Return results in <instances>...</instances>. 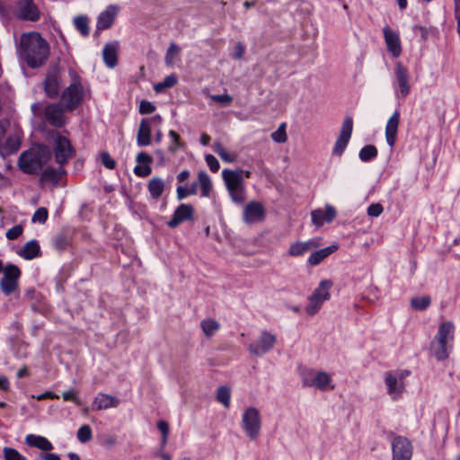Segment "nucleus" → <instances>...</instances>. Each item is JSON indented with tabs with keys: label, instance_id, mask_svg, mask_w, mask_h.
Segmentation results:
<instances>
[{
	"label": "nucleus",
	"instance_id": "obj_1",
	"mask_svg": "<svg viewBox=\"0 0 460 460\" xmlns=\"http://www.w3.org/2000/svg\"><path fill=\"white\" fill-rule=\"evenodd\" d=\"M17 52L30 67L37 68L48 59L49 46L40 33L29 32L21 36Z\"/></svg>",
	"mask_w": 460,
	"mask_h": 460
},
{
	"label": "nucleus",
	"instance_id": "obj_2",
	"mask_svg": "<svg viewBox=\"0 0 460 460\" xmlns=\"http://www.w3.org/2000/svg\"><path fill=\"white\" fill-rule=\"evenodd\" d=\"M70 75L73 82L62 93L59 104L48 106L45 115H55L59 111H72L83 101L84 93L80 78L74 71H70Z\"/></svg>",
	"mask_w": 460,
	"mask_h": 460
},
{
	"label": "nucleus",
	"instance_id": "obj_3",
	"mask_svg": "<svg viewBox=\"0 0 460 460\" xmlns=\"http://www.w3.org/2000/svg\"><path fill=\"white\" fill-rule=\"evenodd\" d=\"M51 158V150L44 145L34 146L23 151L18 158V166L27 174L37 173Z\"/></svg>",
	"mask_w": 460,
	"mask_h": 460
},
{
	"label": "nucleus",
	"instance_id": "obj_4",
	"mask_svg": "<svg viewBox=\"0 0 460 460\" xmlns=\"http://www.w3.org/2000/svg\"><path fill=\"white\" fill-rule=\"evenodd\" d=\"M222 177L226 182V189L234 203L241 204L244 201V185L243 171H232L225 169Z\"/></svg>",
	"mask_w": 460,
	"mask_h": 460
},
{
	"label": "nucleus",
	"instance_id": "obj_5",
	"mask_svg": "<svg viewBox=\"0 0 460 460\" xmlns=\"http://www.w3.org/2000/svg\"><path fill=\"white\" fill-rule=\"evenodd\" d=\"M454 324L451 322H444L438 327L435 337L437 347L434 348V356L438 360L446 359L448 357L450 346L448 343L454 340Z\"/></svg>",
	"mask_w": 460,
	"mask_h": 460
},
{
	"label": "nucleus",
	"instance_id": "obj_6",
	"mask_svg": "<svg viewBox=\"0 0 460 460\" xmlns=\"http://www.w3.org/2000/svg\"><path fill=\"white\" fill-rule=\"evenodd\" d=\"M301 381L303 386L315 387L323 392L333 390L335 387L332 376L325 371L305 370L301 373Z\"/></svg>",
	"mask_w": 460,
	"mask_h": 460
},
{
	"label": "nucleus",
	"instance_id": "obj_7",
	"mask_svg": "<svg viewBox=\"0 0 460 460\" xmlns=\"http://www.w3.org/2000/svg\"><path fill=\"white\" fill-rule=\"evenodd\" d=\"M332 282L329 279H323L320 282L317 288L309 296V303L305 307L308 315L314 316L322 307L323 304L331 297L330 289Z\"/></svg>",
	"mask_w": 460,
	"mask_h": 460
},
{
	"label": "nucleus",
	"instance_id": "obj_8",
	"mask_svg": "<svg viewBox=\"0 0 460 460\" xmlns=\"http://www.w3.org/2000/svg\"><path fill=\"white\" fill-rule=\"evenodd\" d=\"M410 375L408 370L388 371L385 374L387 394L392 400L399 399L405 390L404 379Z\"/></svg>",
	"mask_w": 460,
	"mask_h": 460
},
{
	"label": "nucleus",
	"instance_id": "obj_9",
	"mask_svg": "<svg viewBox=\"0 0 460 460\" xmlns=\"http://www.w3.org/2000/svg\"><path fill=\"white\" fill-rule=\"evenodd\" d=\"M242 428L246 435L252 440L256 439L261 429L260 411L255 407H248L242 417Z\"/></svg>",
	"mask_w": 460,
	"mask_h": 460
},
{
	"label": "nucleus",
	"instance_id": "obj_10",
	"mask_svg": "<svg viewBox=\"0 0 460 460\" xmlns=\"http://www.w3.org/2000/svg\"><path fill=\"white\" fill-rule=\"evenodd\" d=\"M54 156L57 164L64 166L68 161L74 157L75 151L68 138L61 135L54 137Z\"/></svg>",
	"mask_w": 460,
	"mask_h": 460
},
{
	"label": "nucleus",
	"instance_id": "obj_11",
	"mask_svg": "<svg viewBox=\"0 0 460 460\" xmlns=\"http://www.w3.org/2000/svg\"><path fill=\"white\" fill-rule=\"evenodd\" d=\"M277 338L267 331L261 332L259 338L248 346L249 352L255 357H262L275 346Z\"/></svg>",
	"mask_w": 460,
	"mask_h": 460
},
{
	"label": "nucleus",
	"instance_id": "obj_12",
	"mask_svg": "<svg viewBox=\"0 0 460 460\" xmlns=\"http://www.w3.org/2000/svg\"><path fill=\"white\" fill-rule=\"evenodd\" d=\"M3 274L4 276L0 279V289L5 296H9L14 292L18 287L21 270L14 264H8L4 267Z\"/></svg>",
	"mask_w": 460,
	"mask_h": 460
},
{
	"label": "nucleus",
	"instance_id": "obj_13",
	"mask_svg": "<svg viewBox=\"0 0 460 460\" xmlns=\"http://www.w3.org/2000/svg\"><path fill=\"white\" fill-rule=\"evenodd\" d=\"M15 15L21 20L36 22L40 12L33 0H19L15 5Z\"/></svg>",
	"mask_w": 460,
	"mask_h": 460
},
{
	"label": "nucleus",
	"instance_id": "obj_14",
	"mask_svg": "<svg viewBox=\"0 0 460 460\" xmlns=\"http://www.w3.org/2000/svg\"><path fill=\"white\" fill-rule=\"evenodd\" d=\"M393 460H411L412 445L405 437L397 436L392 441Z\"/></svg>",
	"mask_w": 460,
	"mask_h": 460
},
{
	"label": "nucleus",
	"instance_id": "obj_15",
	"mask_svg": "<svg viewBox=\"0 0 460 460\" xmlns=\"http://www.w3.org/2000/svg\"><path fill=\"white\" fill-rule=\"evenodd\" d=\"M353 128V121L348 117L342 123L340 135L335 142L332 154L334 155H341L350 139Z\"/></svg>",
	"mask_w": 460,
	"mask_h": 460
},
{
	"label": "nucleus",
	"instance_id": "obj_16",
	"mask_svg": "<svg viewBox=\"0 0 460 460\" xmlns=\"http://www.w3.org/2000/svg\"><path fill=\"white\" fill-rule=\"evenodd\" d=\"M383 34L387 50L394 58H398L402 54V44L399 33L392 30L389 26L383 28Z\"/></svg>",
	"mask_w": 460,
	"mask_h": 460
},
{
	"label": "nucleus",
	"instance_id": "obj_17",
	"mask_svg": "<svg viewBox=\"0 0 460 460\" xmlns=\"http://www.w3.org/2000/svg\"><path fill=\"white\" fill-rule=\"evenodd\" d=\"M264 218V208L256 201L249 202L244 209L243 219L246 224H254L262 221Z\"/></svg>",
	"mask_w": 460,
	"mask_h": 460
},
{
	"label": "nucleus",
	"instance_id": "obj_18",
	"mask_svg": "<svg viewBox=\"0 0 460 460\" xmlns=\"http://www.w3.org/2000/svg\"><path fill=\"white\" fill-rule=\"evenodd\" d=\"M394 74L397 82V92L402 97H405L410 93L408 70L401 62H397L395 65Z\"/></svg>",
	"mask_w": 460,
	"mask_h": 460
},
{
	"label": "nucleus",
	"instance_id": "obj_19",
	"mask_svg": "<svg viewBox=\"0 0 460 460\" xmlns=\"http://www.w3.org/2000/svg\"><path fill=\"white\" fill-rule=\"evenodd\" d=\"M119 11V8L118 5H115V4L108 5L106 7V9L104 11H102L97 18V23H96L97 30L109 29L112 25L116 16L118 15Z\"/></svg>",
	"mask_w": 460,
	"mask_h": 460
},
{
	"label": "nucleus",
	"instance_id": "obj_20",
	"mask_svg": "<svg viewBox=\"0 0 460 460\" xmlns=\"http://www.w3.org/2000/svg\"><path fill=\"white\" fill-rule=\"evenodd\" d=\"M60 77L56 68L50 69L44 81V90L50 98H55L59 93Z\"/></svg>",
	"mask_w": 460,
	"mask_h": 460
},
{
	"label": "nucleus",
	"instance_id": "obj_21",
	"mask_svg": "<svg viewBox=\"0 0 460 460\" xmlns=\"http://www.w3.org/2000/svg\"><path fill=\"white\" fill-rule=\"evenodd\" d=\"M193 217V208L189 204H181L174 211L172 218L168 222V226L175 228L182 221L190 220Z\"/></svg>",
	"mask_w": 460,
	"mask_h": 460
},
{
	"label": "nucleus",
	"instance_id": "obj_22",
	"mask_svg": "<svg viewBox=\"0 0 460 460\" xmlns=\"http://www.w3.org/2000/svg\"><path fill=\"white\" fill-rule=\"evenodd\" d=\"M119 404V399L112 395L99 393L93 401L92 407L94 411H102L116 408Z\"/></svg>",
	"mask_w": 460,
	"mask_h": 460
},
{
	"label": "nucleus",
	"instance_id": "obj_23",
	"mask_svg": "<svg viewBox=\"0 0 460 460\" xmlns=\"http://www.w3.org/2000/svg\"><path fill=\"white\" fill-rule=\"evenodd\" d=\"M319 245L320 243L315 239L294 243L289 246L288 254L294 257L303 256L305 252L317 248Z\"/></svg>",
	"mask_w": 460,
	"mask_h": 460
},
{
	"label": "nucleus",
	"instance_id": "obj_24",
	"mask_svg": "<svg viewBox=\"0 0 460 460\" xmlns=\"http://www.w3.org/2000/svg\"><path fill=\"white\" fill-rule=\"evenodd\" d=\"M118 47L119 42L106 44L102 49V58L105 65L109 68H113L118 62Z\"/></svg>",
	"mask_w": 460,
	"mask_h": 460
},
{
	"label": "nucleus",
	"instance_id": "obj_25",
	"mask_svg": "<svg viewBox=\"0 0 460 460\" xmlns=\"http://www.w3.org/2000/svg\"><path fill=\"white\" fill-rule=\"evenodd\" d=\"M137 145L148 146L151 143V123L148 119H143L140 122L137 136Z\"/></svg>",
	"mask_w": 460,
	"mask_h": 460
},
{
	"label": "nucleus",
	"instance_id": "obj_26",
	"mask_svg": "<svg viewBox=\"0 0 460 460\" xmlns=\"http://www.w3.org/2000/svg\"><path fill=\"white\" fill-rule=\"evenodd\" d=\"M21 146V136L18 133L10 135L4 143L2 142L0 155H9L18 151Z\"/></svg>",
	"mask_w": 460,
	"mask_h": 460
},
{
	"label": "nucleus",
	"instance_id": "obj_27",
	"mask_svg": "<svg viewBox=\"0 0 460 460\" xmlns=\"http://www.w3.org/2000/svg\"><path fill=\"white\" fill-rule=\"evenodd\" d=\"M25 442L31 447H37L43 451H50L53 449L52 443L45 437L34 434H29L25 438Z\"/></svg>",
	"mask_w": 460,
	"mask_h": 460
},
{
	"label": "nucleus",
	"instance_id": "obj_28",
	"mask_svg": "<svg viewBox=\"0 0 460 460\" xmlns=\"http://www.w3.org/2000/svg\"><path fill=\"white\" fill-rule=\"evenodd\" d=\"M66 174V170L63 166H60L58 169L52 167L45 168L40 174V180L42 181L51 182L53 185H58V181L62 175Z\"/></svg>",
	"mask_w": 460,
	"mask_h": 460
},
{
	"label": "nucleus",
	"instance_id": "obj_29",
	"mask_svg": "<svg viewBox=\"0 0 460 460\" xmlns=\"http://www.w3.org/2000/svg\"><path fill=\"white\" fill-rule=\"evenodd\" d=\"M338 249V245L332 244L323 249L314 252L308 258V263L316 266L320 264L325 258L331 255Z\"/></svg>",
	"mask_w": 460,
	"mask_h": 460
},
{
	"label": "nucleus",
	"instance_id": "obj_30",
	"mask_svg": "<svg viewBox=\"0 0 460 460\" xmlns=\"http://www.w3.org/2000/svg\"><path fill=\"white\" fill-rule=\"evenodd\" d=\"M40 252V248L38 242L36 240H31L23 245L18 252V254L26 260H32L39 256Z\"/></svg>",
	"mask_w": 460,
	"mask_h": 460
},
{
	"label": "nucleus",
	"instance_id": "obj_31",
	"mask_svg": "<svg viewBox=\"0 0 460 460\" xmlns=\"http://www.w3.org/2000/svg\"><path fill=\"white\" fill-rule=\"evenodd\" d=\"M165 188L164 181L160 177H153L149 180L147 189L152 199L157 200Z\"/></svg>",
	"mask_w": 460,
	"mask_h": 460
},
{
	"label": "nucleus",
	"instance_id": "obj_32",
	"mask_svg": "<svg viewBox=\"0 0 460 460\" xmlns=\"http://www.w3.org/2000/svg\"><path fill=\"white\" fill-rule=\"evenodd\" d=\"M399 126V117H390L385 128V138L389 146H394Z\"/></svg>",
	"mask_w": 460,
	"mask_h": 460
},
{
	"label": "nucleus",
	"instance_id": "obj_33",
	"mask_svg": "<svg viewBox=\"0 0 460 460\" xmlns=\"http://www.w3.org/2000/svg\"><path fill=\"white\" fill-rule=\"evenodd\" d=\"M200 327L207 337H211L219 330L220 324L212 318H206L201 321Z\"/></svg>",
	"mask_w": 460,
	"mask_h": 460
},
{
	"label": "nucleus",
	"instance_id": "obj_34",
	"mask_svg": "<svg viewBox=\"0 0 460 460\" xmlns=\"http://www.w3.org/2000/svg\"><path fill=\"white\" fill-rule=\"evenodd\" d=\"M199 185L201 190L202 197H208L212 189L211 180L205 172H199L198 174Z\"/></svg>",
	"mask_w": 460,
	"mask_h": 460
},
{
	"label": "nucleus",
	"instance_id": "obj_35",
	"mask_svg": "<svg viewBox=\"0 0 460 460\" xmlns=\"http://www.w3.org/2000/svg\"><path fill=\"white\" fill-rule=\"evenodd\" d=\"M218 402L222 403L226 408L230 406L231 390L226 385H221L217 390L216 394Z\"/></svg>",
	"mask_w": 460,
	"mask_h": 460
},
{
	"label": "nucleus",
	"instance_id": "obj_36",
	"mask_svg": "<svg viewBox=\"0 0 460 460\" xmlns=\"http://www.w3.org/2000/svg\"><path fill=\"white\" fill-rule=\"evenodd\" d=\"M70 239L71 236L68 233H59L53 238V245L58 251L65 250L69 246Z\"/></svg>",
	"mask_w": 460,
	"mask_h": 460
},
{
	"label": "nucleus",
	"instance_id": "obj_37",
	"mask_svg": "<svg viewBox=\"0 0 460 460\" xmlns=\"http://www.w3.org/2000/svg\"><path fill=\"white\" fill-rule=\"evenodd\" d=\"M74 25L76 28L77 31H80V33L83 36L89 35L90 29H89V20L87 16L85 15H79L74 18Z\"/></svg>",
	"mask_w": 460,
	"mask_h": 460
},
{
	"label": "nucleus",
	"instance_id": "obj_38",
	"mask_svg": "<svg viewBox=\"0 0 460 460\" xmlns=\"http://www.w3.org/2000/svg\"><path fill=\"white\" fill-rule=\"evenodd\" d=\"M431 303V298L429 296L412 297L411 300V306L417 311H423L427 309Z\"/></svg>",
	"mask_w": 460,
	"mask_h": 460
},
{
	"label": "nucleus",
	"instance_id": "obj_39",
	"mask_svg": "<svg viewBox=\"0 0 460 460\" xmlns=\"http://www.w3.org/2000/svg\"><path fill=\"white\" fill-rule=\"evenodd\" d=\"M213 150L220 156L223 161L226 163L234 162L236 159V155L234 154H229L219 142H215L213 144Z\"/></svg>",
	"mask_w": 460,
	"mask_h": 460
},
{
	"label": "nucleus",
	"instance_id": "obj_40",
	"mask_svg": "<svg viewBox=\"0 0 460 460\" xmlns=\"http://www.w3.org/2000/svg\"><path fill=\"white\" fill-rule=\"evenodd\" d=\"M358 155L361 161L367 162L377 155V149L373 145H367L361 148Z\"/></svg>",
	"mask_w": 460,
	"mask_h": 460
},
{
	"label": "nucleus",
	"instance_id": "obj_41",
	"mask_svg": "<svg viewBox=\"0 0 460 460\" xmlns=\"http://www.w3.org/2000/svg\"><path fill=\"white\" fill-rule=\"evenodd\" d=\"M76 437L81 443H86L91 440L93 437L91 427L87 424L81 426L77 430Z\"/></svg>",
	"mask_w": 460,
	"mask_h": 460
},
{
	"label": "nucleus",
	"instance_id": "obj_42",
	"mask_svg": "<svg viewBox=\"0 0 460 460\" xmlns=\"http://www.w3.org/2000/svg\"><path fill=\"white\" fill-rule=\"evenodd\" d=\"M286 128L287 124L285 122L281 123L278 129L271 134L272 139L277 143H284L287 140L286 135Z\"/></svg>",
	"mask_w": 460,
	"mask_h": 460
},
{
	"label": "nucleus",
	"instance_id": "obj_43",
	"mask_svg": "<svg viewBox=\"0 0 460 460\" xmlns=\"http://www.w3.org/2000/svg\"><path fill=\"white\" fill-rule=\"evenodd\" d=\"M3 451L5 460H27L25 456L14 448L5 447Z\"/></svg>",
	"mask_w": 460,
	"mask_h": 460
},
{
	"label": "nucleus",
	"instance_id": "obj_44",
	"mask_svg": "<svg viewBox=\"0 0 460 460\" xmlns=\"http://www.w3.org/2000/svg\"><path fill=\"white\" fill-rule=\"evenodd\" d=\"M181 49L175 43H171L165 55V62L167 65H172L173 63V56L178 55Z\"/></svg>",
	"mask_w": 460,
	"mask_h": 460
},
{
	"label": "nucleus",
	"instance_id": "obj_45",
	"mask_svg": "<svg viewBox=\"0 0 460 460\" xmlns=\"http://www.w3.org/2000/svg\"><path fill=\"white\" fill-rule=\"evenodd\" d=\"M62 398L64 401H71L76 405L82 404L81 399L77 396L76 392L74 389L63 392Z\"/></svg>",
	"mask_w": 460,
	"mask_h": 460
},
{
	"label": "nucleus",
	"instance_id": "obj_46",
	"mask_svg": "<svg viewBox=\"0 0 460 460\" xmlns=\"http://www.w3.org/2000/svg\"><path fill=\"white\" fill-rule=\"evenodd\" d=\"M48 218V210L45 208H39L32 216V222L45 223Z\"/></svg>",
	"mask_w": 460,
	"mask_h": 460
},
{
	"label": "nucleus",
	"instance_id": "obj_47",
	"mask_svg": "<svg viewBox=\"0 0 460 460\" xmlns=\"http://www.w3.org/2000/svg\"><path fill=\"white\" fill-rule=\"evenodd\" d=\"M23 232V228L21 225H16L7 230L5 236L8 240H14L18 238Z\"/></svg>",
	"mask_w": 460,
	"mask_h": 460
},
{
	"label": "nucleus",
	"instance_id": "obj_48",
	"mask_svg": "<svg viewBox=\"0 0 460 460\" xmlns=\"http://www.w3.org/2000/svg\"><path fill=\"white\" fill-rule=\"evenodd\" d=\"M101 161L107 169L112 170L116 167L115 160L107 152L101 154Z\"/></svg>",
	"mask_w": 460,
	"mask_h": 460
},
{
	"label": "nucleus",
	"instance_id": "obj_49",
	"mask_svg": "<svg viewBox=\"0 0 460 460\" xmlns=\"http://www.w3.org/2000/svg\"><path fill=\"white\" fill-rule=\"evenodd\" d=\"M205 161H206L208 166L209 167V169L213 172H217L219 170V168H220L219 162L214 155H207L205 156Z\"/></svg>",
	"mask_w": 460,
	"mask_h": 460
},
{
	"label": "nucleus",
	"instance_id": "obj_50",
	"mask_svg": "<svg viewBox=\"0 0 460 460\" xmlns=\"http://www.w3.org/2000/svg\"><path fill=\"white\" fill-rule=\"evenodd\" d=\"M45 123L54 127H62L66 123V117H45Z\"/></svg>",
	"mask_w": 460,
	"mask_h": 460
},
{
	"label": "nucleus",
	"instance_id": "obj_51",
	"mask_svg": "<svg viewBox=\"0 0 460 460\" xmlns=\"http://www.w3.org/2000/svg\"><path fill=\"white\" fill-rule=\"evenodd\" d=\"M312 221L314 225L320 226L323 224L325 221L324 219V213L321 209H316L312 212Z\"/></svg>",
	"mask_w": 460,
	"mask_h": 460
},
{
	"label": "nucleus",
	"instance_id": "obj_52",
	"mask_svg": "<svg viewBox=\"0 0 460 460\" xmlns=\"http://www.w3.org/2000/svg\"><path fill=\"white\" fill-rule=\"evenodd\" d=\"M383 210L384 208L381 204L374 203L367 208V215L369 217H378L382 214Z\"/></svg>",
	"mask_w": 460,
	"mask_h": 460
},
{
	"label": "nucleus",
	"instance_id": "obj_53",
	"mask_svg": "<svg viewBox=\"0 0 460 460\" xmlns=\"http://www.w3.org/2000/svg\"><path fill=\"white\" fill-rule=\"evenodd\" d=\"M151 167L149 165H137L134 168V172L136 175L139 177H146L151 173Z\"/></svg>",
	"mask_w": 460,
	"mask_h": 460
},
{
	"label": "nucleus",
	"instance_id": "obj_54",
	"mask_svg": "<svg viewBox=\"0 0 460 460\" xmlns=\"http://www.w3.org/2000/svg\"><path fill=\"white\" fill-rule=\"evenodd\" d=\"M155 111V106L147 101H142L139 105L140 113L149 114Z\"/></svg>",
	"mask_w": 460,
	"mask_h": 460
},
{
	"label": "nucleus",
	"instance_id": "obj_55",
	"mask_svg": "<svg viewBox=\"0 0 460 460\" xmlns=\"http://www.w3.org/2000/svg\"><path fill=\"white\" fill-rule=\"evenodd\" d=\"M136 160L138 164H143L144 165H149L153 161L151 155L145 152L137 154Z\"/></svg>",
	"mask_w": 460,
	"mask_h": 460
},
{
	"label": "nucleus",
	"instance_id": "obj_56",
	"mask_svg": "<svg viewBox=\"0 0 460 460\" xmlns=\"http://www.w3.org/2000/svg\"><path fill=\"white\" fill-rule=\"evenodd\" d=\"M324 219L327 222H331L336 217V210L332 206L327 205L325 207Z\"/></svg>",
	"mask_w": 460,
	"mask_h": 460
},
{
	"label": "nucleus",
	"instance_id": "obj_57",
	"mask_svg": "<svg viewBox=\"0 0 460 460\" xmlns=\"http://www.w3.org/2000/svg\"><path fill=\"white\" fill-rule=\"evenodd\" d=\"M211 98L213 101H215L218 103H221L223 105L228 104L232 101L231 96L228 94L212 95Z\"/></svg>",
	"mask_w": 460,
	"mask_h": 460
},
{
	"label": "nucleus",
	"instance_id": "obj_58",
	"mask_svg": "<svg viewBox=\"0 0 460 460\" xmlns=\"http://www.w3.org/2000/svg\"><path fill=\"white\" fill-rule=\"evenodd\" d=\"M176 193H177V199L179 200H181V199H185L187 196L190 195V193H189V189L186 185L178 186L176 189Z\"/></svg>",
	"mask_w": 460,
	"mask_h": 460
},
{
	"label": "nucleus",
	"instance_id": "obj_59",
	"mask_svg": "<svg viewBox=\"0 0 460 460\" xmlns=\"http://www.w3.org/2000/svg\"><path fill=\"white\" fill-rule=\"evenodd\" d=\"M244 52H245L244 46L242 43L238 42L234 47V52L233 58L234 59H241L243 57Z\"/></svg>",
	"mask_w": 460,
	"mask_h": 460
},
{
	"label": "nucleus",
	"instance_id": "obj_60",
	"mask_svg": "<svg viewBox=\"0 0 460 460\" xmlns=\"http://www.w3.org/2000/svg\"><path fill=\"white\" fill-rule=\"evenodd\" d=\"M157 428L162 433V437H168L169 434V424L165 420H159L157 422Z\"/></svg>",
	"mask_w": 460,
	"mask_h": 460
},
{
	"label": "nucleus",
	"instance_id": "obj_61",
	"mask_svg": "<svg viewBox=\"0 0 460 460\" xmlns=\"http://www.w3.org/2000/svg\"><path fill=\"white\" fill-rule=\"evenodd\" d=\"M163 83L166 88L172 87L177 84V77L174 75H170L164 79Z\"/></svg>",
	"mask_w": 460,
	"mask_h": 460
},
{
	"label": "nucleus",
	"instance_id": "obj_62",
	"mask_svg": "<svg viewBox=\"0 0 460 460\" xmlns=\"http://www.w3.org/2000/svg\"><path fill=\"white\" fill-rule=\"evenodd\" d=\"M39 457L42 460H60L58 455L49 452L41 453L40 454Z\"/></svg>",
	"mask_w": 460,
	"mask_h": 460
},
{
	"label": "nucleus",
	"instance_id": "obj_63",
	"mask_svg": "<svg viewBox=\"0 0 460 460\" xmlns=\"http://www.w3.org/2000/svg\"><path fill=\"white\" fill-rule=\"evenodd\" d=\"M59 396L50 391L45 392L40 395L37 396V400L41 401L47 398L49 399H58Z\"/></svg>",
	"mask_w": 460,
	"mask_h": 460
},
{
	"label": "nucleus",
	"instance_id": "obj_64",
	"mask_svg": "<svg viewBox=\"0 0 460 460\" xmlns=\"http://www.w3.org/2000/svg\"><path fill=\"white\" fill-rule=\"evenodd\" d=\"M190 177V172L188 170H183L177 175V181L179 182H182L186 181Z\"/></svg>",
	"mask_w": 460,
	"mask_h": 460
}]
</instances>
